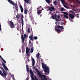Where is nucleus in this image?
Returning <instances> with one entry per match:
<instances>
[{
	"instance_id": "6e6d98bb",
	"label": "nucleus",
	"mask_w": 80,
	"mask_h": 80,
	"mask_svg": "<svg viewBox=\"0 0 80 80\" xmlns=\"http://www.w3.org/2000/svg\"><path fill=\"white\" fill-rule=\"evenodd\" d=\"M40 9V8H37V10H39Z\"/></svg>"
},
{
	"instance_id": "cd10ccee",
	"label": "nucleus",
	"mask_w": 80,
	"mask_h": 80,
	"mask_svg": "<svg viewBox=\"0 0 80 80\" xmlns=\"http://www.w3.org/2000/svg\"><path fill=\"white\" fill-rule=\"evenodd\" d=\"M38 38L37 36H35L34 37V39L35 40H37Z\"/></svg>"
},
{
	"instance_id": "052dcab7",
	"label": "nucleus",
	"mask_w": 80,
	"mask_h": 80,
	"mask_svg": "<svg viewBox=\"0 0 80 80\" xmlns=\"http://www.w3.org/2000/svg\"><path fill=\"white\" fill-rule=\"evenodd\" d=\"M26 80H28V78H26Z\"/></svg>"
},
{
	"instance_id": "3c124183",
	"label": "nucleus",
	"mask_w": 80,
	"mask_h": 80,
	"mask_svg": "<svg viewBox=\"0 0 80 80\" xmlns=\"http://www.w3.org/2000/svg\"><path fill=\"white\" fill-rule=\"evenodd\" d=\"M14 77V76H12V78H13V80H15V79H14V78H13Z\"/></svg>"
},
{
	"instance_id": "2eb2a0df",
	"label": "nucleus",
	"mask_w": 80,
	"mask_h": 80,
	"mask_svg": "<svg viewBox=\"0 0 80 80\" xmlns=\"http://www.w3.org/2000/svg\"><path fill=\"white\" fill-rule=\"evenodd\" d=\"M20 8L21 9V12H22V13H23V9L21 5L20 6Z\"/></svg>"
},
{
	"instance_id": "c85d7f7f",
	"label": "nucleus",
	"mask_w": 80,
	"mask_h": 80,
	"mask_svg": "<svg viewBox=\"0 0 80 80\" xmlns=\"http://www.w3.org/2000/svg\"><path fill=\"white\" fill-rule=\"evenodd\" d=\"M28 33H30V28H28Z\"/></svg>"
},
{
	"instance_id": "338daca9",
	"label": "nucleus",
	"mask_w": 80,
	"mask_h": 80,
	"mask_svg": "<svg viewBox=\"0 0 80 80\" xmlns=\"http://www.w3.org/2000/svg\"><path fill=\"white\" fill-rule=\"evenodd\" d=\"M39 8H41V6H40V7H39Z\"/></svg>"
},
{
	"instance_id": "13d9d810",
	"label": "nucleus",
	"mask_w": 80,
	"mask_h": 80,
	"mask_svg": "<svg viewBox=\"0 0 80 80\" xmlns=\"http://www.w3.org/2000/svg\"><path fill=\"white\" fill-rule=\"evenodd\" d=\"M16 18H18V17L17 15L16 16Z\"/></svg>"
},
{
	"instance_id": "37998d69",
	"label": "nucleus",
	"mask_w": 80,
	"mask_h": 80,
	"mask_svg": "<svg viewBox=\"0 0 80 80\" xmlns=\"http://www.w3.org/2000/svg\"><path fill=\"white\" fill-rule=\"evenodd\" d=\"M60 28H61V29H63L64 28L62 26H60Z\"/></svg>"
},
{
	"instance_id": "473e14b6",
	"label": "nucleus",
	"mask_w": 80,
	"mask_h": 80,
	"mask_svg": "<svg viewBox=\"0 0 80 80\" xmlns=\"http://www.w3.org/2000/svg\"><path fill=\"white\" fill-rule=\"evenodd\" d=\"M1 69L2 70L3 72H5V70H4V69H3V68H1Z\"/></svg>"
},
{
	"instance_id": "8fccbe9b",
	"label": "nucleus",
	"mask_w": 80,
	"mask_h": 80,
	"mask_svg": "<svg viewBox=\"0 0 80 80\" xmlns=\"http://www.w3.org/2000/svg\"><path fill=\"white\" fill-rule=\"evenodd\" d=\"M27 61H28V62H30V59H29L28 58L27 59Z\"/></svg>"
},
{
	"instance_id": "a19ab883",
	"label": "nucleus",
	"mask_w": 80,
	"mask_h": 80,
	"mask_svg": "<svg viewBox=\"0 0 80 80\" xmlns=\"http://www.w3.org/2000/svg\"><path fill=\"white\" fill-rule=\"evenodd\" d=\"M21 38H24L23 37V34L21 35Z\"/></svg>"
},
{
	"instance_id": "aec40b11",
	"label": "nucleus",
	"mask_w": 80,
	"mask_h": 80,
	"mask_svg": "<svg viewBox=\"0 0 80 80\" xmlns=\"http://www.w3.org/2000/svg\"><path fill=\"white\" fill-rule=\"evenodd\" d=\"M31 53H33V48L32 47L31 48Z\"/></svg>"
},
{
	"instance_id": "f03ea898",
	"label": "nucleus",
	"mask_w": 80,
	"mask_h": 80,
	"mask_svg": "<svg viewBox=\"0 0 80 80\" xmlns=\"http://www.w3.org/2000/svg\"><path fill=\"white\" fill-rule=\"evenodd\" d=\"M8 2L10 3H11V4L12 5L15 6V8L17 10V12H18V5H17V2L15 4V3L11 0H8Z\"/></svg>"
},
{
	"instance_id": "6e6552de",
	"label": "nucleus",
	"mask_w": 80,
	"mask_h": 80,
	"mask_svg": "<svg viewBox=\"0 0 80 80\" xmlns=\"http://www.w3.org/2000/svg\"><path fill=\"white\" fill-rule=\"evenodd\" d=\"M33 32L32 30L31 35L29 36V38L32 41H33Z\"/></svg>"
},
{
	"instance_id": "774afa93",
	"label": "nucleus",
	"mask_w": 80,
	"mask_h": 80,
	"mask_svg": "<svg viewBox=\"0 0 80 80\" xmlns=\"http://www.w3.org/2000/svg\"><path fill=\"white\" fill-rule=\"evenodd\" d=\"M30 1H31V0H30Z\"/></svg>"
},
{
	"instance_id": "a211bd4d",
	"label": "nucleus",
	"mask_w": 80,
	"mask_h": 80,
	"mask_svg": "<svg viewBox=\"0 0 80 80\" xmlns=\"http://www.w3.org/2000/svg\"><path fill=\"white\" fill-rule=\"evenodd\" d=\"M40 53H38L37 54V58L39 60H40V58H39V56H40Z\"/></svg>"
},
{
	"instance_id": "f257e3e1",
	"label": "nucleus",
	"mask_w": 80,
	"mask_h": 80,
	"mask_svg": "<svg viewBox=\"0 0 80 80\" xmlns=\"http://www.w3.org/2000/svg\"><path fill=\"white\" fill-rule=\"evenodd\" d=\"M42 68H44V72L45 73H47V72L48 74H49L50 69L49 67L47 66H46L45 64L43 63H42Z\"/></svg>"
},
{
	"instance_id": "69168bd1",
	"label": "nucleus",
	"mask_w": 80,
	"mask_h": 80,
	"mask_svg": "<svg viewBox=\"0 0 80 80\" xmlns=\"http://www.w3.org/2000/svg\"><path fill=\"white\" fill-rule=\"evenodd\" d=\"M42 10H43V8H42Z\"/></svg>"
},
{
	"instance_id": "a18cd8bd",
	"label": "nucleus",
	"mask_w": 80,
	"mask_h": 80,
	"mask_svg": "<svg viewBox=\"0 0 80 80\" xmlns=\"http://www.w3.org/2000/svg\"><path fill=\"white\" fill-rule=\"evenodd\" d=\"M22 53H24V52H25V50H22Z\"/></svg>"
},
{
	"instance_id": "680f3d73",
	"label": "nucleus",
	"mask_w": 80,
	"mask_h": 80,
	"mask_svg": "<svg viewBox=\"0 0 80 80\" xmlns=\"http://www.w3.org/2000/svg\"><path fill=\"white\" fill-rule=\"evenodd\" d=\"M63 29L62 30H61L62 32H63Z\"/></svg>"
},
{
	"instance_id": "4d7b16f0",
	"label": "nucleus",
	"mask_w": 80,
	"mask_h": 80,
	"mask_svg": "<svg viewBox=\"0 0 80 80\" xmlns=\"http://www.w3.org/2000/svg\"><path fill=\"white\" fill-rule=\"evenodd\" d=\"M54 4V5H55V6H57L56 4Z\"/></svg>"
},
{
	"instance_id": "423d86ee",
	"label": "nucleus",
	"mask_w": 80,
	"mask_h": 80,
	"mask_svg": "<svg viewBox=\"0 0 80 80\" xmlns=\"http://www.w3.org/2000/svg\"><path fill=\"white\" fill-rule=\"evenodd\" d=\"M3 72V73H2V71H1V70H0V75H1V76H3L4 77H6L7 74V73H6V72Z\"/></svg>"
},
{
	"instance_id": "864d4df0",
	"label": "nucleus",
	"mask_w": 80,
	"mask_h": 80,
	"mask_svg": "<svg viewBox=\"0 0 80 80\" xmlns=\"http://www.w3.org/2000/svg\"><path fill=\"white\" fill-rule=\"evenodd\" d=\"M23 15H21V18H23Z\"/></svg>"
},
{
	"instance_id": "f704fd0d",
	"label": "nucleus",
	"mask_w": 80,
	"mask_h": 80,
	"mask_svg": "<svg viewBox=\"0 0 80 80\" xmlns=\"http://www.w3.org/2000/svg\"><path fill=\"white\" fill-rule=\"evenodd\" d=\"M54 18H57V14H54Z\"/></svg>"
},
{
	"instance_id": "bf43d9fd",
	"label": "nucleus",
	"mask_w": 80,
	"mask_h": 80,
	"mask_svg": "<svg viewBox=\"0 0 80 80\" xmlns=\"http://www.w3.org/2000/svg\"><path fill=\"white\" fill-rule=\"evenodd\" d=\"M0 58L1 59L2 58V56H0Z\"/></svg>"
},
{
	"instance_id": "49530a36",
	"label": "nucleus",
	"mask_w": 80,
	"mask_h": 80,
	"mask_svg": "<svg viewBox=\"0 0 80 80\" xmlns=\"http://www.w3.org/2000/svg\"><path fill=\"white\" fill-rule=\"evenodd\" d=\"M34 78L35 80H38L37 78L36 77H34Z\"/></svg>"
},
{
	"instance_id": "4be33fe9",
	"label": "nucleus",
	"mask_w": 80,
	"mask_h": 80,
	"mask_svg": "<svg viewBox=\"0 0 80 80\" xmlns=\"http://www.w3.org/2000/svg\"><path fill=\"white\" fill-rule=\"evenodd\" d=\"M55 31H56L57 32H60V33L61 32V31H60L59 29H57L55 30Z\"/></svg>"
},
{
	"instance_id": "79ce46f5",
	"label": "nucleus",
	"mask_w": 80,
	"mask_h": 80,
	"mask_svg": "<svg viewBox=\"0 0 80 80\" xmlns=\"http://www.w3.org/2000/svg\"><path fill=\"white\" fill-rule=\"evenodd\" d=\"M24 37L25 38H26V37H27V35L26 34H24Z\"/></svg>"
},
{
	"instance_id": "c756f323",
	"label": "nucleus",
	"mask_w": 80,
	"mask_h": 80,
	"mask_svg": "<svg viewBox=\"0 0 80 80\" xmlns=\"http://www.w3.org/2000/svg\"><path fill=\"white\" fill-rule=\"evenodd\" d=\"M37 13H38V15H39V14H40V13H42L40 11H38L37 12Z\"/></svg>"
},
{
	"instance_id": "0eeeda50",
	"label": "nucleus",
	"mask_w": 80,
	"mask_h": 80,
	"mask_svg": "<svg viewBox=\"0 0 80 80\" xmlns=\"http://www.w3.org/2000/svg\"><path fill=\"white\" fill-rule=\"evenodd\" d=\"M9 22L10 27L11 28H14V27L15 26V25H14V23H13V22L11 21H9Z\"/></svg>"
},
{
	"instance_id": "603ef678",
	"label": "nucleus",
	"mask_w": 80,
	"mask_h": 80,
	"mask_svg": "<svg viewBox=\"0 0 80 80\" xmlns=\"http://www.w3.org/2000/svg\"><path fill=\"white\" fill-rule=\"evenodd\" d=\"M63 22H61V25H63Z\"/></svg>"
},
{
	"instance_id": "ddd939ff",
	"label": "nucleus",
	"mask_w": 80,
	"mask_h": 80,
	"mask_svg": "<svg viewBox=\"0 0 80 80\" xmlns=\"http://www.w3.org/2000/svg\"><path fill=\"white\" fill-rule=\"evenodd\" d=\"M21 19L22 21V30H23V18H21Z\"/></svg>"
},
{
	"instance_id": "58836bf2",
	"label": "nucleus",
	"mask_w": 80,
	"mask_h": 80,
	"mask_svg": "<svg viewBox=\"0 0 80 80\" xmlns=\"http://www.w3.org/2000/svg\"><path fill=\"white\" fill-rule=\"evenodd\" d=\"M77 3H78L79 5H80V1H79L78 0H77Z\"/></svg>"
},
{
	"instance_id": "c9c22d12",
	"label": "nucleus",
	"mask_w": 80,
	"mask_h": 80,
	"mask_svg": "<svg viewBox=\"0 0 80 80\" xmlns=\"http://www.w3.org/2000/svg\"><path fill=\"white\" fill-rule=\"evenodd\" d=\"M77 16H76L77 18H79V16H78V15H79V14L78 13L77 14Z\"/></svg>"
},
{
	"instance_id": "5fc2aeb1",
	"label": "nucleus",
	"mask_w": 80,
	"mask_h": 80,
	"mask_svg": "<svg viewBox=\"0 0 80 80\" xmlns=\"http://www.w3.org/2000/svg\"><path fill=\"white\" fill-rule=\"evenodd\" d=\"M29 43H30V44H31V41H30V40L29 41Z\"/></svg>"
},
{
	"instance_id": "4468645a",
	"label": "nucleus",
	"mask_w": 80,
	"mask_h": 80,
	"mask_svg": "<svg viewBox=\"0 0 80 80\" xmlns=\"http://www.w3.org/2000/svg\"><path fill=\"white\" fill-rule=\"evenodd\" d=\"M27 11H28V10H27V8H25L24 9V14L25 15H27Z\"/></svg>"
},
{
	"instance_id": "6ab92c4d",
	"label": "nucleus",
	"mask_w": 80,
	"mask_h": 80,
	"mask_svg": "<svg viewBox=\"0 0 80 80\" xmlns=\"http://www.w3.org/2000/svg\"><path fill=\"white\" fill-rule=\"evenodd\" d=\"M63 5V6H64V7L65 8H67V9H68L69 8V7H68L67 6L65 5V3H64L62 4Z\"/></svg>"
},
{
	"instance_id": "09e8293b",
	"label": "nucleus",
	"mask_w": 80,
	"mask_h": 80,
	"mask_svg": "<svg viewBox=\"0 0 80 80\" xmlns=\"http://www.w3.org/2000/svg\"><path fill=\"white\" fill-rule=\"evenodd\" d=\"M57 27H58V28H60V26H57Z\"/></svg>"
},
{
	"instance_id": "1a4fd4ad",
	"label": "nucleus",
	"mask_w": 80,
	"mask_h": 80,
	"mask_svg": "<svg viewBox=\"0 0 80 80\" xmlns=\"http://www.w3.org/2000/svg\"><path fill=\"white\" fill-rule=\"evenodd\" d=\"M69 15L70 17V18H71V19H73L75 17V16L73 14L69 13Z\"/></svg>"
},
{
	"instance_id": "e433bc0d",
	"label": "nucleus",
	"mask_w": 80,
	"mask_h": 80,
	"mask_svg": "<svg viewBox=\"0 0 80 80\" xmlns=\"http://www.w3.org/2000/svg\"><path fill=\"white\" fill-rule=\"evenodd\" d=\"M71 12L72 13H73V14H74V15H75V12L73 11H71Z\"/></svg>"
},
{
	"instance_id": "0e129e2a",
	"label": "nucleus",
	"mask_w": 80,
	"mask_h": 80,
	"mask_svg": "<svg viewBox=\"0 0 80 80\" xmlns=\"http://www.w3.org/2000/svg\"><path fill=\"white\" fill-rule=\"evenodd\" d=\"M56 0V1H59V0Z\"/></svg>"
},
{
	"instance_id": "20e7f679",
	"label": "nucleus",
	"mask_w": 80,
	"mask_h": 80,
	"mask_svg": "<svg viewBox=\"0 0 80 80\" xmlns=\"http://www.w3.org/2000/svg\"><path fill=\"white\" fill-rule=\"evenodd\" d=\"M29 73L30 74H31V79L32 80H35V79H34V78H33V75H34V74L33 73V71H32V69H30L29 70Z\"/></svg>"
},
{
	"instance_id": "f8f14e48",
	"label": "nucleus",
	"mask_w": 80,
	"mask_h": 80,
	"mask_svg": "<svg viewBox=\"0 0 80 80\" xmlns=\"http://www.w3.org/2000/svg\"><path fill=\"white\" fill-rule=\"evenodd\" d=\"M32 66H34V65H35V59H34V58H32Z\"/></svg>"
},
{
	"instance_id": "a878e982",
	"label": "nucleus",
	"mask_w": 80,
	"mask_h": 80,
	"mask_svg": "<svg viewBox=\"0 0 80 80\" xmlns=\"http://www.w3.org/2000/svg\"><path fill=\"white\" fill-rule=\"evenodd\" d=\"M22 43H24V42H25V39H24V38H22Z\"/></svg>"
},
{
	"instance_id": "4c0bfd02",
	"label": "nucleus",
	"mask_w": 80,
	"mask_h": 80,
	"mask_svg": "<svg viewBox=\"0 0 80 80\" xmlns=\"http://www.w3.org/2000/svg\"><path fill=\"white\" fill-rule=\"evenodd\" d=\"M54 4H57V1H54Z\"/></svg>"
},
{
	"instance_id": "9b49d317",
	"label": "nucleus",
	"mask_w": 80,
	"mask_h": 80,
	"mask_svg": "<svg viewBox=\"0 0 80 80\" xmlns=\"http://www.w3.org/2000/svg\"><path fill=\"white\" fill-rule=\"evenodd\" d=\"M49 9L50 12H53L54 10H55V9L53 7H51L50 8H49Z\"/></svg>"
},
{
	"instance_id": "9d476101",
	"label": "nucleus",
	"mask_w": 80,
	"mask_h": 80,
	"mask_svg": "<svg viewBox=\"0 0 80 80\" xmlns=\"http://www.w3.org/2000/svg\"><path fill=\"white\" fill-rule=\"evenodd\" d=\"M30 51V49L28 48V47H27L26 48V53L27 55H29V54H28L29 53V51Z\"/></svg>"
},
{
	"instance_id": "39448f33",
	"label": "nucleus",
	"mask_w": 80,
	"mask_h": 80,
	"mask_svg": "<svg viewBox=\"0 0 80 80\" xmlns=\"http://www.w3.org/2000/svg\"><path fill=\"white\" fill-rule=\"evenodd\" d=\"M62 13L65 14L63 15L64 18H67V19H68V13L66 12H62Z\"/></svg>"
},
{
	"instance_id": "e2e57ef3",
	"label": "nucleus",
	"mask_w": 80,
	"mask_h": 80,
	"mask_svg": "<svg viewBox=\"0 0 80 80\" xmlns=\"http://www.w3.org/2000/svg\"><path fill=\"white\" fill-rule=\"evenodd\" d=\"M40 17H42V14L40 15Z\"/></svg>"
},
{
	"instance_id": "2f4dec72",
	"label": "nucleus",
	"mask_w": 80,
	"mask_h": 80,
	"mask_svg": "<svg viewBox=\"0 0 80 80\" xmlns=\"http://www.w3.org/2000/svg\"><path fill=\"white\" fill-rule=\"evenodd\" d=\"M52 19H54V20H55V18L54 16V15H52Z\"/></svg>"
},
{
	"instance_id": "de8ad7c7",
	"label": "nucleus",
	"mask_w": 80,
	"mask_h": 80,
	"mask_svg": "<svg viewBox=\"0 0 80 80\" xmlns=\"http://www.w3.org/2000/svg\"><path fill=\"white\" fill-rule=\"evenodd\" d=\"M36 72H38V73L39 72H39V71L38 70V69H37V70H36Z\"/></svg>"
},
{
	"instance_id": "dca6fc26",
	"label": "nucleus",
	"mask_w": 80,
	"mask_h": 80,
	"mask_svg": "<svg viewBox=\"0 0 80 80\" xmlns=\"http://www.w3.org/2000/svg\"><path fill=\"white\" fill-rule=\"evenodd\" d=\"M26 69L27 72L28 73L29 72V68L28 67V65H26Z\"/></svg>"
},
{
	"instance_id": "7ed1b4c3",
	"label": "nucleus",
	"mask_w": 80,
	"mask_h": 80,
	"mask_svg": "<svg viewBox=\"0 0 80 80\" xmlns=\"http://www.w3.org/2000/svg\"><path fill=\"white\" fill-rule=\"evenodd\" d=\"M38 75L41 78V80H48L47 78H46V76L44 75H42L40 72H39L38 73Z\"/></svg>"
},
{
	"instance_id": "c03bdc74",
	"label": "nucleus",
	"mask_w": 80,
	"mask_h": 80,
	"mask_svg": "<svg viewBox=\"0 0 80 80\" xmlns=\"http://www.w3.org/2000/svg\"><path fill=\"white\" fill-rule=\"evenodd\" d=\"M57 17L59 19L60 18V16L58 15H57Z\"/></svg>"
},
{
	"instance_id": "5701e85b",
	"label": "nucleus",
	"mask_w": 80,
	"mask_h": 80,
	"mask_svg": "<svg viewBox=\"0 0 80 80\" xmlns=\"http://www.w3.org/2000/svg\"><path fill=\"white\" fill-rule=\"evenodd\" d=\"M29 17L31 19L33 18V17H32V15H31H31L29 14Z\"/></svg>"
},
{
	"instance_id": "bb28decb",
	"label": "nucleus",
	"mask_w": 80,
	"mask_h": 80,
	"mask_svg": "<svg viewBox=\"0 0 80 80\" xmlns=\"http://www.w3.org/2000/svg\"><path fill=\"white\" fill-rule=\"evenodd\" d=\"M1 59L2 60V61L4 62V63H6V61H5L2 58Z\"/></svg>"
},
{
	"instance_id": "ea45409f",
	"label": "nucleus",
	"mask_w": 80,
	"mask_h": 80,
	"mask_svg": "<svg viewBox=\"0 0 80 80\" xmlns=\"http://www.w3.org/2000/svg\"><path fill=\"white\" fill-rule=\"evenodd\" d=\"M55 19H56L55 20L56 21H59V19H58L57 18H55Z\"/></svg>"
},
{
	"instance_id": "7c9ffc66",
	"label": "nucleus",
	"mask_w": 80,
	"mask_h": 80,
	"mask_svg": "<svg viewBox=\"0 0 80 80\" xmlns=\"http://www.w3.org/2000/svg\"><path fill=\"white\" fill-rule=\"evenodd\" d=\"M64 9L63 8H61V9H60V10H61L62 11H64Z\"/></svg>"
},
{
	"instance_id": "412c9836",
	"label": "nucleus",
	"mask_w": 80,
	"mask_h": 80,
	"mask_svg": "<svg viewBox=\"0 0 80 80\" xmlns=\"http://www.w3.org/2000/svg\"><path fill=\"white\" fill-rule=\"evenodd\" d=\"M46 2H47V3H50L51 2H50V0H45Z\"/></svg>"
},
{
	"instance_id": "72a5a7b5",
	"label": "nucleus",
	"mask_w": 80,
	"mask_h": 80,
	"mask_svg": "<svg viewBox=\"0 0 80 80\" xmlns=\"http://www.w3.org/2000/svg\"><path fill=\"white\" fill-rule=\"evenodd\" d=\"M5 70L7 71L8 70V68H7V67H5L4 68Z\"/></svg>"
},
{
	"instance_id": "393cba45",
	"label": "nucleus",
	"mask_w": 80,
	"mask_h": 80,
	"mask_svg": "<svg viewBox=\"0 0 80 80\" xmlns=\"http://www.w3.org/2000/svg\"><path fill=\"white\" fill-rule=\"evenodd\" d=\"M2 66H3V67L4 68L5 67H6L5 66V64L4 63H2Z\"/></svg>"
},
{
	"instance_id": "b1692460",
	"label": "nucleus",
	"mask_w": 80,
	"mask_h": 80,
	"mask_svg": "<svg viewBox=\"0 0 80 80\" xmlns=\"http://www.w3.org/2000/svg\"><path fill=\"white\" fill-rule=\"evenodd\" d=\"M61 2L63 4V3H65V1L64 0H60Z\"/></svg>"
},
{
	"instance_id": "f3484780",
	"label": "nucleus",
	"mask_w": 80,
	"mask_h": 80,
	"mask_svg": "<svg viewBox=\"0 0 80 80\" xmlns=\"http://www.w3.org/2000/svg\"><path fill=\"white\" fill-rule=\"evenodd\" d=\"M25 3H27V4L30 3V1L29 0H24Z\"/></svg>"
}]
</instances>
